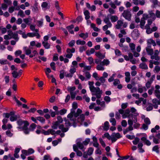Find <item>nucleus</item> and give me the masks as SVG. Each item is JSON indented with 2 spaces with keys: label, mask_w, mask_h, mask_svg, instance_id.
Segmentation results:
<instances>
[{
  "label": "nucleus",
  "mask_w": 160,
  "mask_h": 160,
  "mask_svg": "<svg viewBox=\"0 0 160 160\" xmlns=\"http://www.w3.org/2000/svg\"><path fill=\"white\" fill-rule=\"evenodd\" d=\"M104 100L108 103L110 102L111 98L109 96H106L104 97Z\"/></svg>",
  "instance_id": "nucleus-59"
},
{
  "label": "nucleus",
  "mask_w": 160,
  "mask_h": 160,
  "mask_svg": "<svg viewBox=\"0 0 160 160\" xmlns=\"http://www.w3.org/2000/svg\"><path fill=\"white\" fill-rule=\"evenodd\" d=\"M153 109V105L151 103H148L146 106V110L147 111H151Z\"/></svg>",
  "instance_id": "nucleus-26"
},
{
  "label": "nucleus",
  "mask_w": 160,
  "mask_h": 160,
  "mask_svg": "<svg viewBox=\"0 0 160 160\" xmlns=\"http://www.w3.org/2000/svg\"><path fill=\"white\" fill-rule=\"evenodd\" d=\"M32 11L34 12H38V9L37 7V4H35L34 6L31 7Z\"/></svg>",
  "instance_id": "nucleus-28"
},
{
  "label": "nucleus",
  "mask_w": 160,
  "mask_h": 160,
  "mask_svg": "<svg viewBox=\"0 0 160 160\" xmlns=\"http://www.w3.org/2000/svg\"><path fill=\"white\" fill-rule=\"evenodd\" d=\"M20 118L19 115H15L14 116H11L10 117V119L12 122L16 120L18 118Z\"/></svg>",
  "instance_id": "nucleus-24"
},
{
  "label": "nucleus",
  "mask_w": 160,
  "mask_h": 160,
  "mask_svg": "<svg viewBox=\"0 0 160 160\" xmlns=\"http://www.w3.org/2000/svg\"><path fill=\"white\" fill-rule=\"evenodd\" d=\"M152 102L153 103L155 104H158L160 105V100H158L156 98L153 99L152 100Z\"/></svg>",
  "instance_id": "nucleus-50"
},
{
  "label": "nucleus",
  "mask_w": 160,
  "mask_h": 160,
  "mask_svg": "<svg viewBox=\"0 0 160 160\" xmlns=\"http://www.w3.org/2000/svg\"><path fill=\"white\" fill-rule=\"evenodd\" d=\"M111 140L112 142H115L118 139L122 137V136L118 132L117 133H113L111 135Z\"/></svg>",
  "instance_id": "nucleus-4"
},
{
  "label": "nucleus",
  "mask_w": 160,
  "mask_h": 160,
  "mask_svg": "<svg viewBox=\"0 0 160 160\" xmlns=\"http://www.w3.org/2000/svg\"><path fill=\"white\" fill-rule=\"evenodd\" d=\"M0 63L1 64H6L8 63V62L7 60H0Z\"/></svg>",
  "instance_id": "nucleus-61"
},
{
  "label": "nucleus",
  "mask_w": 160,
  "mask_h": 160,
  "mask_svg": "<svg viewBox=\"0 0 160 160\" xmlns=\"http://www.w3.org/2000/svg\"><path fill=\"white\" fill-rule=\"evenodd\" d=\"M151 58L152 59H155L156 60L158 61L159 60L160 58L158 55L154 54L153 55H152L151 57Z\"/></svg>",
  "instance_id": "nucleus-43"
},
{
  "label": "nucleus",
  "mask_w": 160,
  "mask_h": 160,
  "mask_svg": "<svg viewBox=\"0 0 160 160\" xmlns=\"http://www.w3.org/2000/svg\"><path fill=\"white\" fill-rule=\"evenodd\" d=\"M103 21L106 24V25H104L102 27L103 30L104 31L106 30L108 28L111 27L112 24L108 17H105L103 19Z\"/></svg>",
  "instance_id": "nucleus-1"
},
{
  "label": "nucleus",
  "mask_w": 160,
  "mask_h": 160,
  "mask_svg": "<svg viewBox=\"0 0 160 160\" xmlns=\"http://www.w3.org/2000/svg\"><path fill=\"white\" fill-rule=\"evenodd\" d=\"M141 140L143 141L147 145L150 146L151 145V142L148 140H147L145 137L142 138Z\"/></svg>",
  "instance_id": "nucleus-20"
},
{
  "label": "nucleus",
  "mask_w": 160,
  "mask_h": 160,
  "mask_svg": "<svg viewBox=\"0 0 160 160\" xmlns=\"http://www.w3.org/2000/svg\"><path fill=\"white\" fill-rule=\"evenodd\" d=\"M42 44L46 49H48L50 48V45L48 42L43 41L42 42Z\"/></svg>",
  "instance_id": "nucleus-33"
},
{
  "label": "nucleus",
  "mask_w": 160,
  "mask_h": 160,
  "mask_svg": "<svg viewBox=\"0 0 160 160\" xmlns=\"http://www.w3.org/2000/svg\"><path fill=\"white\" fill-rule=\"evenodd\" d=\"M110 122L112 123V125L113 126H115L116 125V121L115 118H111L109 120Z\"/></svg>",
  "instance_id": "nucleus-60"
},
{
  "label": "nucleus",
  "mask_w": 160,
  "mask_h": 160,
  "mask_svg": "<svg viewBox=\"0 0 160 160\" xmlns=\"http://www.w3.org/2000/svg\"><path fill=\"white\" fill-rule=\"evenodd\" d=\"M147 90V89L145 87H143L140 85H138V92L142 93L143 91H146Z\"/></svg>",
  "instance_id": "nucleus-10"
},
{
  "label": "nucleus",
  "mask_w": 160,
  "mask_h": 160,
  "mask_svg": "<svg viewBox=\"0 0 160 160\" xmlns=\"http://www.w3.org/2000/svg\"><path fill=\"white\" fill-rule=\"evenodd\" d=\"M104 65H102V64L100 62V64H98L97 67L96 68L99 71H103L104 70L105 68L103 66Z\"/></svg>",
  "instance_id": "nucleus-19"
},
{
  "label": "nucleus",
  "mask_w": 160,
  "mask_h": 160,
  "mask_svg": "<svg viewBox=\"0 0 160 160\" xmlns=\"http://www.w3.org/2000/svg\"><path fill=\"white\" fill-rule=\"evenodd\" d=\"M24 125L22 128L23 130L28 129V126L29 124L28 122L27 121H24Z\"/></svg>",
  "instance_id": "nucleus-32"
},
{
  "label": "nucleus",
  "mask_w": 160,
  "mask_h": 160,
  "mask_svg": "<svg viewBox=\"0 0 160 160\" xmlns=\"http://www.w3.org/2000/svg\"><path fill=\"white\" fill-rule=\"evenodd\" d=\"M43 23V19H41V20L37 21V25L39 27H42Z\"/></svg>",
  "instance_id": "nucleus-46"
},
{
  "label": "nucleus",
  "mask_w": 160,
  "mask_h": 160,
  "mask_svg": "<svg viewBox=\"0 0 160 160\" xmlns=\"http://www.w3.org/2000/svg\"><path fill=\"white\" fill-rule=\"evenodd\" d=\"M149 18V16L147 14H144L142 15V18H141L140 22V27L143 28V27L145 24V20Z\"/></svg>",
  "instance_id": "nucleus-3"
},
{
  "label": "nucleus",
  "mask_w": 160,
  "mask_h": 160,
  "mask_svg": "<svg viewBox=\"0 0 160 160\" xmlns=\"http://www.w3.org/2000/svg\"><path fill=\"white\" fill-rule=\"evenodd\" d=\"M160 71V67L157 66L155 67L154 72L156 73Z\"/></svg>",
  "instance_id": "nucleus-64"
},
{
  "label": "nucleus",
  "mask_w": 160,
  "mask_h": 160,
  "mask_svg": "<svg viewBox=\"0 0 160 160\" xmlns=\"http://www.w3.org/2000/svg\"><path fill=\"white\" fill-rule=\"evenodd\" d=\"M24 49L25 52V53L27 55H28L31 53V50L30 49H26V47H25L23 48Z\"/></svg>",
  "instance_id": "nucleus-47"
},
{
  "label": "nucleus",
  "mask_w": 160,
  "mask_h": 160,
  "mask_svg": "<svg viewBox=\"0 0 160 160\" xmlns=\"http://www.w3.org/2000/svg\"><path fill=\"white\" fill-rule=\"evenodd\" d=\"M83 143H82L80 142L77 143V146L80 149L82 150L83 151H84L85 148H84Z\"/></svg>",
  "instance_id": "nucleus-23"
},
{
  "label": "nucleus",
  "mask_w": 160,
  "mask_h": 160,
  "mask_svg": "<svg viewBox=\"0 0 160 160\" xmlns=\"http://www.w3.org/2000/svg\"><path fill=\"white\" fill-rule=\"evenodd\" d=\"M65 121V124L66 127H69L71 125V123L70 122L69 120H67L66 118L64 119Z\"/></svg>",
  "instance_id": "nucleus-44"
},
{
  "label": "nucleus",
  "mask_w": 160,
  "mask_h": 160,
  "mask_svg": "<svg viewBox=\"0 0 160 160\" xmlns=\"http://www.w3.org/2000/svg\"><path fill=\"white\" fill-rule=\"evenodd\" d=\"M109 128V122L108 121H106L104 123L103 129L105 131H107Z\"/></svg>",
  "instance_id": "nucleus-27"
},
{
  "label": "nucleus",
  "mask_w": 160,
  "mask_h": 160,
  "mask_svg": "<svg viewBox=\"0 0 160 160\" xmlns=\"http://www.w3.org/2000/svg\"><path fill=\"white\" fill-rule=\"evenodd\" d=\"M59 124H59L58 122H54L52 123V128L53 129H56L58 128L59 126Z\"/></svg>",
  "instance_id": "nucleus-21"
},
{
  "label": "nucleus",
  "mask_w": 160,
  "mask_h": 160,
  "mask_svg": "<svg viewBox=\"0 0 160 160\" xmlns=\"http://www.w3.org/2000/svg\"><path fill=\"white\" fill-rule=\"evenodd\" d=\"M103 65L107 66L110 63V61L108 59H104L103 61L101 62Z\"/></svg>",
  "instance_id": "nucleus-30"
},
{
  "label": "nucleus",
  "mask_w": 160,
  "mask_h": 160,
  "mask_svg": "<svg viewBox=\"0 0 160 160\" xmlns=\"http://www.w3.org/2000/svg\"><path fill=\"white\" fill-rule=\"evenodd\" d=\"M140 139L138 138H135L134 140L132 141L134 145L137 144L139 142Z\"/></svg>",
  "instance_id": "nucleus-58"
},
{
  "label": "nucleus",
  "mask_w": 160,
  "mask_h": 160,
  "mask_svg": "<svg viewBox=\"0 0 160 160\" xmlns=\"http://www.w3.org/2000/svg\"><path fill=\"white\" fill-rule=\"evenodd\" d=\"M129 46L132 52L135 50V45L134 44L132 43H130L129 44Z\"/></svg>",
  "instance_id": "nucleus-42"
},
{
  "label": "nucleus",
  "mask_w": 160,
  "mask_h": 160,
  "mask_svg": "<svg viewBox=\"0 0 160 160\" xmlns=\"http://www.w3.org/2000/svg\"><path fill=\"white\" fill-rule=\"evenodd\" d=\"M148 43H149L150 44H152L153 46H155L156 45V43L155 41L152 39H150L148 41Z\"/></svg>",
  "instance_id": "nucleus-52"
},
{
  "label": "nucleus",
  "mask_w": 160,
  "mask_h": 160,
  "mask_svg": "<svg viewBox=\"0 0 160 160\" xmlns=\"http://www.w3.org/2000/svg\"><path fill=\"white\" fill-rule=\"evenodd\" d=\"M67 89L70 93L73 92V91L76 89V87H68L67 88Z\"/></svg>",
  "instance_id": "nucleus-34"
},
{
  "label": "nucleus",
  "mask_w": 160,
  "mask_h": 160,
  "mask_svg": "<svg viewBox=\"0 0 160 160\" xmlns=\"http://www.w3.org/2000/svg\"><path fill=\"white\" fill-rule=\"evenodd\" d=\"M76 44L78 45H84L86 42L85 41L83 40L81 41L80 40H78L76 41Z\"/></svg>",
  "instance_id": "nucleus-36"
},
{
  "label": "nucleus",
  "mask_w": 160,
  "mask_h": 160,
  "mask_svg": "<svg viewBox=\"0 0 160 160\" xmlns=\"http://www.w3.org/2000/svg\"><path fill=\"white\" fill-rule=\"evenodd\" d=\"M95 51V49L93 48H92L90 49V50H87V51L86 52V54L88 55H89L91 54H92Z\"/></svg>",
  "instance_id": "nucleus-37"
},
{
  "label": "nucleus",
  "mask_w": 160,
  "mask_h": 160,
  "mask_svg": "<svg viewBox=\"0 0 160 160\" xmlns=\"http://www.w3.org/2000/svg\"><path fill=\"white\" fill-rule=\"evenodd\" d=\"M85 119V116L83 114H81L77 118V122H83Z\"/></svg>",
  "instance_id": "nucleus-13"
},
{
  "label": "nucleus",
  "mask_w": 160,
  "mask_h": 160,
  "mask_svg": "<svg viewBox=\"0 0 160 160\" xmlns=\"http://www.w3.org/2000/svg\"><path fill=\"white\" fill-rule=\"evenodd\" d=\"M41 7L42 8L47 9L50 8V5L47 2H44L42 3Z\"/></svg>",
  "instance_id": "nucleus-12"
},
{
  "label": "nucleus",
  "mask_w": 160,
  "mask_h": 160,
  "mask_svg": "<svg viewBox=\"0 0 160 160\" xmlns=\"http://www.w3.org/2000/svg\"><path fill=\"white\" fill-rule=\"evenodd\" d=\"M84 14L85 16V18L86 20H87L90 18V13L88 11H85L84 12Z\"/></svg>",
  "instance_id": "nucleus-29"
},
{
  "label": "nucleus",
  "mask_w": 160,
  "mask_h": 160,
  "mask_svg": "<svg viewBox=\"0 0 160 160\" xmlns=\"http://www.w3.org/2000/svg\"><path fill=\"white\" fill-rule=\"evenodd\" d=\"M152 23L151 21L150 20H148L147 24L145 26V28L147 29L146 32L148 34H150L152 32L150 27V25Z\"/></svg>",
  "instance_id": "nucleus-6"
},
{
  "label": "nucleus",
  "mask_w": 160,
  "mask_h": 160,
  "mask_svg": "<svg viewBox=\"0 0 160 160\" xmlns=\"http://www.w3.org/2000/svg\"><path fill=\"white\" fill-rule=\"evenodd\" d=\"M82 111V110L79 108H78L77 111V112H75L74 113V116L75 118L78 117L79 116L80 114Z\"/></svg>",
  "instance_id": "nucleus-22"
},
{
  "label": "nucleus",
  "mask_w": 160,
  "mask_h": 160,
  "mask_svg": "<svg viewBox=\"0 0 160 160\" xmlns=\"http://www.w3.org/2000/svg\"><path fill=\"white\" fill-rule=\"evenodd\" d=\"M155 96L158 99H160V91L159 90H155L154 91Z\"/></svg>",
  "instance_id": "nucleus-35"
},
{
  "label": "nucleus",
  "mask_w": 160,
  "mask_h": 160,
  "mask_svg": "<svg viewBox=\"0 0 160 160\" xmlns=\"http://www.w3.org/2000/svg\"><path fill=\"white\" fill-rule=\"evenodd\" d=\"M55 63L54 62H52L50 64V66L52 68L54 71L56 70V67L55 66Z\"/></svg>",
  "instance_id": "nucleus-62"
},
{
  "label": "nucleus",
  "mask_w": 160,
  "mask_h": 160,
  "mask_svg": "<svg viewBox=\"0 0 160 160\" xmlns=\"http://www.w3.org/2000/svg\"><path fill=\"white\" fill-rule=\"evenodd\" d=\"M132 37L134 38H137L139 36V33L137 29H134L132 33Z\"/></svg>",
  "instance_id": "nucleus-14"
},
{
  "label": "nucleus",
  "mask_w": 160,
  "mask_h": 160,
  "mask_svg": "<svg viewBox=\"0 0 160 160\" xmlns=\"http://www.w3.org/2000/svg\"><path fill=\"white\" fill-rule=\"evenodd\" d=\"M132 3L136 5H138L139 4L141 5H144L145 4V1L144 0H132Z\"/></svg>",
  "instance_id": "nucleus-9"
},
{
  "label": "nucleus",
  "mask_w": 160,
  "mask_h": 160,
  "mask_svg": "<svg viewBox=\"0 0 160 160\" xmlns=\"http://www.w3.org/2000/svg\"><path fill=\"white\" fill-rule=\"evenodd\" d=\"M102 93V91L101 90L97 93H96L94 95H96L97 98H100L101 97V94Z\"/></svg>",
  "instance_id": "nucleus-55"
},
{
  "label": "nucleus",
  "mask_w": 160,
  "mask_h": 160,
  "mask_svg": "<svg viewBox=\"0 0 160 160\" xmlns=\"http://www.w3.org/2000/svg\"><path fill=\"white\" fill-rule=\"evenodd\" d=\"M94 149L93 148L90 147L88 148L87 152H84L83 157L84 158H88V155L91 156L92 155Z\"/></svg>",
  "instance_id": "nucleus-5"
},
{
  "label": "nucleus",
  "mask_w": 160,
  "mask_h": 160,
  "mask_svg": "<svg viewBox=\"0 0 160 160\" xmlns=\"http://www.w3.org/2000/svg\"><path fill=\"white\" fill-rule=\"evenodd\" d=\"M90 141V139L89 138H87L86 140L83 142V144L85 145H87Z\"/></svg>",
  "instance_id": "nucleus-63"
},
{
  "label": "nucleus",
  "mask_w": 160,
  "mask_h": 160,
  "mask_svg": "<svg viewBox=\"0 0 160 160\" xmlns=\"http://www.w3.org/2000/svg\"><path fill=\"white\" fill-rule=\"evenodd\" d=\"M118 17L116 16H112L111 17V21L112 22H115L118 20Z\"/></svg>",
  "instance_id": "nucleus-40"
},
{
  "label": "nucleus",
  "mask_w": 160,
  "mask_h": 160,
  "mask_svg": "<svg viewBox=\"0 0 160 160\" xmlns=\"http://www.w3.org/2000/svg\"><path fill=\"white\" fill-rule=\"evenodd\" d=\"M18 16H20L21 17L23 18L25 17V15L24 13L23 12L22 10H20L18 14Z\"/></svg>",
  "instance_id": "nucleus-49"
},
{
  "label": "nucleus",
  "mask_w": 160,
  "mask_h": 160,
  "mask_svg": "<svg viewBox=\"0 0 160 160\" xmlns=\"http://www.w3.org/2000/svg\"><path fill=\"white\" fill-rule=\"evenodd\" d=\"M90 90L92 92H95L96 93L100 92V91H101L100 90V88L99 87H95L94 86L90 89Z\"/></svg>",
  "instance_id": "nucleus-16"
},
{
  "label": "nucleus",
  "mask_w": 160,
  "mask_h": 160,
  "mask_svg": "<svg viewBox=\"0 0 160 160\" xmlns=\"http://www.w3.org/2000/svg\"><path fill=\"white\" fill-rule=\"evenodd\" d=\"M57 119L58 121L56 122H58L59 124L62 123L63 122V119L61 116H58L57 117Z\"/></svg>",
  "instance_id": "nucleus-53"
},
{
  "label": "nucleus",
  "mask_w": 160,
  "mask_h": 160,
  "mask_svg": "<svg viewBox=\"0 0 160 160\" xmlns=\"http://www.w3.org/2000/svg\"><path fill=\"white\" fill-rule=\"evenodd\" d=\"M149 16V18L148 20H150L152 21V23L156 19V16L154 13L152 11L150 10L148 11Z\"/></svg>",
  "instance_id": "nucleus-7"
},
{
  "label": "nucleus",
  "mask_w": 160,
  "mask_h": 160,
  "mask_svg": "<svg viewBox=\"0 0 160 160\" xmlns=\"http://www.w3.org/2000/svg\"><path fill=\"white\" fill-rule=\"evenodd\" d=\"M15 39L16 41H18L19 39L18 35L17 33H13L12 37H11Z\"/></svg>",
  "instance_id": "nucleus-54"
},
{
  "label": "nucleus",
  "mask_w": 160,
  "mask_h": 160,
  "mask_svg": "<svg viewBox=\"0 0 160 160\" xmlns=\"http://www.w3.org/2000/svg\"><path fill=\"white\" fill-rule=\"evenodd\" d=\"M123 24V22L121 20L117 21V24L115 26V28L117 29H120Z\"/></svg>",
  "instance_id": "nucleus-15"
},
{
  "label": "nucleus",
  "mask_w": 160,
  "mask_h": 160,
  "mask_svg": "<svg viewBox=\"0 0 160 160\" xmlns=\"http://www.w3.org/2000/svg\"><path fill=\"white\" fill-rule=\"evenodd\" d=\"M122 15L125 19L128 21L131 20V14L130 12L128 10H124L122 14Z\"/></svg>",
  "instance_id": "nucleus-2"
},
{
  "label": "nucleus",
  "mask_w": 160,
  "mask_h": 160,
  "mask_svg": "<svg viewBox=\"0 0 160 160\" xmlns=\"http://www.w3.org/2000/svg\"><path fill=\"white\" fill-rule=\"evenodd\" d=\"M152 3V6L153 7H155L158 4V0H149Z\"/></svg>",
  "instance_id": "nucleus-38"
},
{
  "label": "nucleus",
  "mask_w": 160,
  "mask_h": 160,
  "mask_svg": "<svg viewBox=\"0 0 160 160\" xmlns=\"http://www.w3.org/2000/svg\"><path fill=\"white\" fill-rule=\"evenodd\" d=\"M159 148L158 147V146L156 145L153 148L152 150V151H155L157 153H159Z\"/></svg>",
  "instance_id": "nucleus-45"
},
{
  "label": "nucleus",
  "mask_w": 160,
  "mask_h": 160,
  "mask_svg": "<svg viewBox=\"0 0 160 160\" xmlns=\"http://www.w3.org/2000/svg\"><path fill=\"white\" fill-rule=\"evenodd\" d=\"M37 120L39 121L42 123H44L45 122V119L44 118L41 117H38L36 118Z\"/></svg>",
  "instance_id": "nucleus-51"
},
{
  "label": "nucleus",
  "mask_w": 160,
  "mask_h": 160,
  "mask_svg": "<svg viewBox=\"0 0 160 160\" xmlns=\"http://www.w3.org/2000/svg\"><path fill=\"white\" fill-rule=\"evenodd\" d=\"M36 125L34 123H32L31 124L30 126V130L32 131H33L36 128Z\"/></svg>",
  "instance_id": "nucleus-48"
},
{
  "label": "nucleus",
  "mask_w": 160,
  "mask_h": 160,
  "mask_svg": "<svg viewBox=\"0 0 160 160\" xmlns=\"http://www.w3.org/2000/svg\"><path fill=\"white\" fill-rule=\"evenodd\" d=\"M115 52L116 56H120L122 55L121 52L118 49H116L115 50Z\"/></svg>",
  "instance_id": "nucleus-56"
},
{
  "label": "nucleus",
  "mask_w": 160,
  "mask_h": 160,
  "mask_svg": "<svg viewBox=\"0 0 160 160\" xmlns=\"http://www.w3.org/2000/svg\"><path fill=\"white\" fill-rule=\"evenodd\" d=\"M69 32L71 34H73L74 32L72 30L74 28V25H71L70 26H68L66 27Z\"/></svg>",
  "instance_id": "nucleus-25"
},
{
  "label": "nucleus",
  "mask_w": 160,
  "mask_h": 160,
  "mask_svg": "<svg viewBox=\"0 0 160 160\" xmlns=\"http://www.w3.org/2000/svg\"><path fill=\"white\" fill-rule=\"evenodd\" d=\"M146 50L148 53V54L150 55H152L153 53V49L151 48V47L150 45H149L146 48Z\"/></svg>",
  "instance_id": "nucleus-11"
},
{
  "label": "nucleus",
  "mask_w": 160,
  "mask_h": 160,
  "mask_svg": "<svg viewBox=\"0 0 160 160\" xmlns=\"http://www.w3.org/2000/svg\"><path fill=\"white\" fill-rule=\"evenodd\" d=\"M95 55L99 58L101 59H102L105 58V55L99 52H96Z\"/></svg>",
  "instance_id": "nucleus-18"
},
{
  "label": "nucleus",
  "mask_w": 160,
  "mask_h": 160,
  "mask_svg": "<svg viewBox=\"0 0 160 160\" xmlns=\"http://www.w3.org/2000/svg\"><path fill=\"white\" fill-rule=\"evenodd\" d=\"M79 36L85 40L88 37V33H81L79 34Z\"/></svg>",
  "instance_id": "nucleus-31"
},
{
  "label": "nucleus",
  "mask_w": 160,
  "mask_h": 160,
  "mask_svg": "<svg viewBox=\"0 0 160 160\" xmlns=\"http://www.w3.org/2000/svg\"><path fill=\"white\" fill-rule=\"evenodd\" d=\"M102 138H104L105 137L107 138L108 139L110 140L111 139V136H110L108 132H106L105 133L103 136H102Z\"/></svg>",
  "instance_id": "nucleus-57"
},
{
  "label": "nucleus",
  "mask_w": 160,
  "mask_h": 160,
  "mask_svg": "<svg viewBox=\"0 0 160 160\" xmlns=\"http://www.w3.org/2000/svg\"><path fill=\"white\" fill-rule=\"evenodd\" d=\"M139 67L140 68L144 70H147L148 68L147 65L144 62L141 63L139 64Z\"/></svg>",
  "instance_id": "nucleus-17"
},
{
  "label": "nucleus",
  "mask_w": 160,
  "mask_h": 160,
  "mask_svg": "<svg viewBox=\"0 0 160 160\" xmlns=\"http://www.w3.org/2000/svg\"><path fill=\"white\" fill-rule=\"evenodd\" d=\"M74 112L75 110L72 109L71 112L67 116V118H69V120L71 121H72L73 122H74L76 120V119L73 118Z\"/></svg>",
  "instance_id": "nucleus-8"
},
{
  "label": "nucleus",
  "mask_w": 160,
  "mask_h": 160,
  "mask_svg": "<svg viewBox=\"0 0 160 160\" xmlns=\"http://www.w3.org/2000/svg\"><path fill=\"white\" fill-rule=\"evenodd\" d=\"M12 76L15 78H16L17 77L19 76V73L16 71H13L12 72Z\"/></svg>",
  "instance_id": "nucleus-39"
},
{
  "label": "nucleus",
  "mask_w": 160,
  "mask_h": 160,
  "mask_svg": "<svg viewBox=\"0 0 160 160\" xmlns=\"http://www.w3.org/2000/svg\"><path fill=\"white\" fill-rule=\"evenodd\" d=\"M71 67L72 68L70 69L69 72L70 73L73 75V73L76 72V68L75 66H72Z\"/></svg>",
  "instance_id": "nucleus-41"
}]
</instances>
